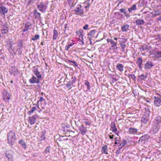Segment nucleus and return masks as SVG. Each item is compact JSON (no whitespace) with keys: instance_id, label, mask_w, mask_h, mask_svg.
<instances>
[{"instance_id":"f257e3e1","label":"nucleus","mask_w":161,"mask_h":161,"mask_svg":"<svg viewBox=\"0 0 161 161\" xmlns=\"http://www.w3.org/2000/svg\"><path fill=\"white\" fill-rule=\"evenodd\" d=\"M8 143L10 146H12L16 140L15 134L12 131H10L7 134Z\"/></svg>"},{"instance_id":"f03ea898","label":"nucleus","mask_w":161,"mask_h":161,"mask_svg":"<svg viewBox=\"0 0 161 161\" xmlns=\"http://www.w3.org/2000/svg\"><path fill=\"white\" fill-rule=\"evenodd\" d=\"M150 111L149 109L147 108L146 109V112L144 113V114L142 116V118L141 121L144 124L146 123L149 120V117Z\"/></svg>"},{"instance_id":"7ed1b4c3","label":"nucleus","mask_w":161,"mask_h":161,"mask_svg":"<svg viewBox=\"0 0 161 161\" xmlns=\"http://www.w3.org/2000/svg\"><path fill=\"white\" fill-rule=\"evenodd\" d=\"M47 7V4L42 2L37 5V8L42 13H45L46 11V9Z\"/></svg>"},{"instance_id":"20e7f679","label":"nucleus","mask_w":161,"mask_h":161,"mask_svg":"<svg viewBox=\"0 0 161 161\" xmlns=\"http://www.w3.org/2000/svg\"><path fill=\"white\" fill-rule=\"evenodd\" d=\"M9 26V25L7 23L4 24L3 29L1 30L2 34L4 35L8 32Z\"/></svg>"},{"instance_id":"39448f33","label":"nucleus","mask_w":161,"mask_h":161,"mask_svg":"<svg viewBox=\"0 0 161 161\" xmlns=\"http://www.w3.org/2000/svg\"><path fill=\"white\" fill-rule=\"evenodd\" d=\"M38 116L36 114L33 115L32 116L29 117L28 122L31 125L35 124L36 122V119L38 118Z\"/></svg>"},{"instance_id":"423d86ee","label":"nucleus","mask_w":161,"mask_h":161,"mask_svg":"<svg viewBox=\"0 0 161 161\" xmlns=\"http://www.w3.org/2000/svg\"><path fill=\"white\" fill-rule=\"evenodd\" d=\"M150 136L148 135H144L140 137L139 140V142H141V144L144 143L148 140Z\"/></svg>"},{"instance_id":"0eeeda50","label":"nucleus","mask_w":161,"mask_h":161,"mask_svg":"<svg viewBox=\"0 0 161 161\" xmlns=\"http://www.w3.org/2000/svg\"><path fill=\"white\" fill-rule=\"evenodd\" d=\"M5 155L9 161H13L14 155V153L13 152L10 151L6 153Z\"/></svg>"},{"instance_id":"6e6552de","label":"nucleus","mask_w":161,"mask_h":161,"mask_svg":"<svg viewBox=\"0 0 161 161\" xmlns=\"http://www.w3.org/2000/svg\"><path fill=\"white\" fill-rule=\"evenodd\" d=\"M154 103L156 106H159L161 105V98L158 97H154Z\"/></svg>"},{"instance_id":"1a4fd4ad","label":"nucleus","mask_w":161,"mask_h":161,"mask_svg":"<svg viewBox=\"0 0 161 161\" xmlns=\"http://www.w3.org/2000/svg\"><path fill=\"white\" fill-rule=\"evenodd\" d=\"M154 66L153 62L151 61H149L147 62L144 65V68L146 69H151L152 67Z\"/></svg>"},{"instance_id":"9d476101","label":"nucleus","mask_w":161,"mask_h":161,"mask_svg":"<svg viewBox=\"0 0 161 161\" xmlns=\"http://www.w3.org/2000/svg\"><path fill=\"white\" fill-rule=\"evenodd\" d=\"M0 11L2 12L3 14L5 15L7 13L8 11V9L7 8L1 6L0 7Z\"/></svg>"},{"instance_id":"9b49d317","label":"nucleus","mask_w":161,"mask_h":161,"mask_svg":"<svg viewBox=\"0 0 161 161\" xmlns=\"http://www.w3.org/2000/svg\"><path fill=\"white\" fill-rule=\"evenodd\" d=\"M40 81H22L25 84H26V86H32L33 84L36 83H38Z\"/></svg>"},{"instance_id":"f8f14e48","label":"nucleus","mask_w":161,"mask_h":161,"mask_svg":"<svg viewBox=\"0 0 161 161\" xmlns=\"http://www.w3.org/2000/svg\"><path fill=\"white\" fill-rule=\"evenodd\" d=\"M3 99H4L5 98L7 99L8 100H9L10 98V95L8 92H5L3 93Z\"/></svg>"},{"instance_id":"ddd939ff","label":"nucleus","mask_w":161,"mask_h":161,"mask_svg":"<svg viewBox=\"0 0 161 161\" xmlns=\"http://www.w3.org/2000/svg\"><path fill=\"white\" fill-rule=\"evenodd\" d=\"M129 28V25L127 24L121 27V31L122 32H126L128 30Z\"/></svg>"},{"instance_id":"4468645a","label":"nucleus","mask_w":161,"mask_h":161,"mask_svg":"<svg viewBox=\"0 0 161 161\" xmlns=\"http://www.w3.org/2000/svg\"><path fill=\"white\" fill-rule=\"evenodd\" d=\"M122 13H123L125 16L127 18H129L130 16L129 14L127 13V11L126 10L125 8H121L119 10Z\"/></svg>"},{"instance_id":"2eb2a0df","label":"nucleus","mask_w":161,"mask_h":161,"mask_svg":"<svg viewBox=\"0 0 161 161\" xmlns=\"http://www.w3.org/2000/svg\"><path fill=\"white\" fill-rule=\"evenodd\" d=\"M116 68L121 72H122L124 70L123 65L121 64H118L116 66Z\"/></svg>"},{"instance_id":"dca6fc26","label":"nucleus","mask_w":161,"mask_h":161,"mask_svg":"<svg viewBox=\"0 0 161 161\" xmlns=\"http://www.w3.org/2000/svg\"><path fill=\"white\" fill-rule=\"evenodd\" d=\"M108 150L107 146L105 145L102 147L101 151L102 153L108 154Z\"/></svg>"},{"instance_id":"f3484780","label":"nucleus","mask_w":161,"mask_h":161,"mask_svg":"<svg viewBox=\"0 0 161 161\" xmlns=\"http://www.w3.org/2000/svg\"><path fill=\"white\" fill-rule=\"evenodd\" d=\"M135 23L136 25H142L145 23V22L143 20L137 19L136 20Z\"/></svg>"},{"instance_id":"a211bd4d","label":"nucleus","mask_w":161,"mask_h":161,"mask_svg":"<svg viewBox=\"0 0 161 161\" xmlns=\"http://www.w3.org/2000/svg\"><path fill=\"white\" fill-rule=\"evenodd\" d=\"M19 143L21 146L23 147L25 149H26L27 147L26 144L22 139L19 140Z\"/></svg>"},{"instance_id":"6ab92c4d","label":"nucleus","mask_w":161,"mask_h":161,"mask_svg":"<svg viewBox=\"0 0 161 161\" xmlns=\"http://www.w3.org/2000/svg\"><path fill=\"white\" fill-rule=\"evenodd\" d=\"M79 130L83 135L85 134L86 132V130L85 129L83 125H81L79 127Z\"/></svg>"},{"instance_id":"aec40b11","label":"nucleus","mask_w":161,"mask_h":161,"mask_svg":"<svg viewBox=\"0 0 161 161\" xmlns=\"http://www.w3.org/2000/svg\"><path fill=\"white\" fill-rule=\"evenodd\" d=\"M137 9L136 6L135 4H134L132 6L128 8V11L129 13H131L132 10H136Z\"/></svg>"},{"instance_id":"412c9836","label":"nucleus","mask_w":161,"mask_h":161,"mask_svg":"<svg viewBox=\"0 0 161 161\" xmlns=\"http://www.w3.org/2000/svg\"><path fill=\"white\" fill-rule=\"evenodd\" d=\"M111 127L112 129V131L113 132H115L117 131V129L114 123L112 122L111 123Z\"/></svg>"},{"instance_id":"4be33fe9","label":"nucleus","mask_w":161,"mask_h":161,"mask_svg":"<svg viewBox=\"0 0 161 161\" xmlns=\"http://www.w3.org/2000/svg\"><path fill=\"white\" fill-rule=\"evenodd\" d=\"M154 54L156 58H161V51H158L154 53Z\"/></svg>"},{"instance_id":"5701e85b","label":"nucleus","mask_w":161,"mask_h":161,"mask_svg":"<svg viewBox=\"0 0 161 161\" xmlns=\"http://www.w3.org/2000/svg\"><path fill=\"white\" fill-rule=\"evenodd\" d=\"M137 130L136 128H133L130 127L129 128V131L130 132V133L134 134L136 133L137 131Z\"/></svg>"},{"instance_id":"b1692460","label":"nucleus","mask_w":161,"mask_h":161,"mask_svg":"<svg viewBox=\"0 0 161 161\" xmlns=\"http://www.w3.org/2000/svg\"><path fill=\"white\" fill-rule=\"evenodd\" d=\"M96 32V31L95 30H92L89 33V35L90 36V38L93 37L94 36V35Z\"/></svg>"},{"instance_id":"393cba45","label":"nucleus","mask_w":161,"mask_h":161,"mask_svg":"<svg viewBox=\"0 0 161 161\" xmlns=\"http://www.w3.org/2000/svg\"><path fill=\"white\" fill-rule=\"evenodd\" d=\"M37 110L36 107H33L28 112V114L29 115H31L33 112Z\"/></svg>"},{"instance_id":"a878e982","label":"nucleus","mask_w":161,"mask_h":161,"mask_svg":"<svg viewBox=\"0 0 161 161\" xmlns=\"http://www.w3.org/2000/svg\"><path fill=\"white\" fill-rule=\"evenodd\" d=\"M34 72L35 75L38 78H42V75L41 73L39 72L37 69Z\"/></svg>"},{"instance_id":"bb28decb","label":"nucleus","mask_w":161,"mask_h":161,"mask_svg":"<svg viewBox=\"0 0 161 161\" xmlns=\"http://www.w3.org/2000/svg\"><path fill=\"white\" fill-rule=\"evenodd\" d=\"M58 36V32L56 30H55V29H54L53 30V40H56L57 39Z\"/></svg>"},{"instance_id":"cd10ccee","label":"nucleus","mask_w":161,"mask_h":161,"mask_svg":"<svg viewBox=\"0 0 161 161\" xmlns=\"http://www.w3.org/2000/svg\"><path fill=\"white\" fill-rule=\"evenodd\" d=\"M127 141L123 139L121 143L119 144V146H120V148H122L123 146H124L125 145L127 144Z\"/></svg>"},{"instance_id":"c85d7f7f","label":"nucleus","mask_w":161,"mask_h":161,"mask_svg":"<svg viewBox=\"0 0 161 161\" xmlns=\"http://www.w3.org/2000/svg\"><path fill=\"white\" fill-rule=\"evenodd\" d=\"M107 41L108 42H110L112 44V47H114L116 46V43L114 41H113L111 39H108Z\"/></svg>"},{"instance_id":"c756f323","label":"nucleus","mask_w":161,"mask_h":161,"mask_svg":"<svg viewBox=\"0 0 161 161\" xmlns=\"http://www.w3.org/2000/svg\"><path fill=\"white\" fill-rule=\"evenodd\" d=\"M17 46L19 47V48H22L23 47V41L21 40H18V42L17 43Z\"/></svg>"},{"instance_id":"7c9ffc66","label":"nucleus","mask_w":161,"mask_h":161,"mask_svg":"<svg viewBox=\"0 0 161 161\" xmlns=\"http://www.w3.org/2000/svg\"><path fill=\"white\" fill-rule=\"evenodd\" d=\"M68 63H71L73 64V65L74 67L78 66V64L74 60H68Z\"/></svg>"},{"instance_id":"2f4dec72","label":"nucleus","mask_w":161,"mask_h":161,"mask_svg":"<svg viewBox=\"0 0 161 161\" xmlns=\"http://www.w3.org/2000/svg\"><path fill=\"white\" fill-rule=\"evenodd\" d=\"M31 26V24L29 22H26L25 24V27L26 28V30H28L30 27Z\"/></svg>"},{"instance_id":"473e14b6","label":"nucleus","mask_w":161,"mask_h":161,"mask_svg":"<svg viewBox=\"0 0 161 161\" xmlns=\"http://www.w3.org/2000/svg\"><path fill=\"white\" fill-rule=\"evenodd\" d=\"M156 121L159 124L161 123V117L160 116H158L155 118Z\"/></svg>"},{"instance_id":"72a5a7b5","label":"nucleus","mask_w":161,"mask_h":161,"mask_svg":"<svg viewBox=\"0 0 161 161\" xmlns=\"http://www.w3.org/2000/svg\"><path fill=\"white\" fill-rule=\"evenodd\" d=\"M128 77L130 80H135L136 79V77L134 75H128Z\"/></svg>"},{"instance_id":"f704fd0d","label":"nucleus","mask_w":161,"mask_h":161,"mask_svg":"<svg viewBox=\"0 0 161 161\" xmlns=\"http://www.w3.org/2000/svg\"><path fill=\"white\" fill-rule=\"evenodd\" d=\"M74 44V43H71L70 44L67 45L65 47V50H68L70 47L73 46Z\"/></svg>"},{"instance_id":"c9c22d12","label":"nucleus","mask_w":161,"mask_h":161,"mask_svg":"<svg viewBox=\"0 0 161 161\" xmlns=\"http://www.w3.org/2000/svg\"><path fill=\"white\" fill-rule=\"evenodd\" d=\"M142 61L143 60H142V58H139L136 61V64L137 65H142Z\"/></svg>"},{"instance_id":"e433bc0d","label":"nucleus","mask_w":161,"mask_h":161,"mask_svg":"<svg viewBox=\"0 0 161 161\" xmlns=\"http://www.w3.org/2000/svg\"><path fill=\"white\" fill-rule=\"evenodd\" d=\"M40 36L38 35H36L34 37L31 38V40L34 41H36L39 39Z\"/></svg>"},{"instance_id":"4c0bfd02","label":"nucleus","mask_w":161,"mask_h":161,"mask_svg":"<svg viewBox=\"0 0 161 161\" xmlns=\"http://www.w3.org/2000/svg\"><path fill=\"white\" fill-rule=\"evenodd\" d=\"M141 48L142 49V50L143 51H144L145 50H149V48L147 46L142 45L141 46Z\"/></svg>"},{"instance_id":"58836bf2","label":"nucleus","mask_w":161,"mask_h":161,"mask_svg":"<svg viewBox=\"0 0 161 161\" xmlns=\"http://www.w3.org/2000/svg\"><path fill=\"white\" fill-rule=\"evenodd\" d=\"M59 139H60V141L67 140L68 139V138H66V136H61V137H60Z\"/></svg>"},{"instance_id":"ea45409f","label":"nucleus","mask_w":161,"mask_h":161,"mask_svg":"<svg viewBox=\"0 0 161 161\" xmlns=\"http://www.w3.org/2000/svg\"><path fill=\"white\" fill-rule=\"evenodd\" d=\"M83 10L79 8V10L78 11V13H76V14L78 15H81L83 14Z\"/></svg>"},{"instance_id":"a19ab883","label":"nucleus","mask_w":161,"mask_h":161,"mask_svg":"<svg viewBox=\"0 0 161 161\" xmlns=\"http://www.w3.org/2000/svg\"><path fill=\"white\" fill-rule=\"evenodd\" d=\"M9 44H10V46L9 47L8 49V50L9 51L10 53L11 54L12 53L11 51V49H12L13 48V43L12 42H9Z\"/></svg>"},{"instance_id":"79ce46f5","label":"nucleus","mask_w":161,"mask_h":161,"mask_svg":"<svg viewBox=\"0 0 161 161\" xmlns=\"http://www.w3.org/2000/svg\"><path fill=\"white\" fill-rule=\"evenodd\" d=\"M139 77H140L141 80H144L146 78H147V75H142L139 76Z\"/></svg>"},{"instance_id":"37998d69","label":"nucleus","mask_w":161,"mask_h":161,"mask_svg":"<svg viewBox=\"0 0 161 161\" xmlns=\"http://www.w3.org/2000/svg\"><path fill=\"white\" fill-rule=\"evenodd\" d=\"M21 48H18L16 50V52H18V54L19 55L22 53V51L21 50Z\"/></svg>"},{"instance_id":"c03bdc74","label":"nucleus","mask_w":161,"mask_h":161,"mask_svg":"<svg viewBox=\"0 0 161 161\" xmlns=\"http://www.w3.org/2000/svg\"><path fill=\"white\" fill-rule=\"evenodd\" d=\"M72 82H71V81H69L68 84H66V86L68 88H71V86H72Z\"/></svg>"},{"instance_id":"a18cd8bd","label":"nucleus","mask_w":161,"mask_h":161,"mask_svg":"<svg viewBox=\"0 0 161 161\" xmlns=\"http://www.w3.org/2000/svg\"><path fill=\"white\" fill-rule=\"evenodd\" d=\"M35 1V0H28L27 3V5H29L33 4L34 3Z\"/></svg>"},{"instance_id":"49530a36","label":"nucleus","mask_w":161,"mask_h":161,"mask_svg":"<svg viewBox=\"0 0 161 161\" xmlns=\"http://www.w3.org/2000/svg\"><path fill=\"white\" fill-rule=\"evenodd\" d=\"M40 15L41 14L39 12L36 13V14L34 15L36 19L37 18H40Z\"/></svg>"},{"instance_id":"de8ad7c7","label":"nucleus","mask_w":161,"mask_h":161,"mask_svg":"<svg viewBox=\"0 0 161 161\" xmlns=\"http://www.w3.org/2000/svg\"><path fill=\"white\" fill-rule=\"evenodd\" d=\"M50 147H47L45 150V153H49V151L50 150Z\"/></svg>"},{"instance_id":"09e8293b","label":"nucleus","mask_w":161,"mask_h":161,"mask_svg":"<svg viewBox=\"0 0 161 161\" xmlns=\"http://www.w3.org/2000/svg\"><path fill=\"white\" fill-rule=\"evenodd\" d=\"M85 84L87 86V89L89 90L90 89V85L89 81H86V83H85Z\"/></svg>"},{"instance_id":"8fccbe9b","label":"nucleus","mask_w":161,"mask_h":161,"mask_svg":"<svg viewBox=\"0 0 161 161\" xmlns=\"http://www.w3.org/2000/svg\"><path fill=\"white\" fill-rule=\"evenodd\" d=\"M115 144H119L120 143V140H117V139L116 138H115Z\"/></svg>"},{"instance_id":"3c124183","label":"nucleus","mask_w":161,"mask_h":161,"mask_svg":"<svg viewBox=\"0 0 161 161\" xmlns=\"http://www.w3.org/2000/svg\"><path fill=\"white\" fill-rule=\"evenodd\" d=\"M88 26L89 25L88 24H86L85 26L83 27V29L84 30H87L88 29Z\"/></svg>"},{"instance_id":"603ef678","label":"nucleus","mask_w":161,"mask_h":161,"mask_svg":"<svg viewBox=\"0 0 161 161\" xmlns=\"http://www.w3.org/2000/svg\"><path fill=\"white\" fill-rule=\"evenodd\" d=\"M120 46L122 50L124 51L125 48V44H121Z\"/></svg>"},{"instance_id":"864d4df0","label":"nucleus","mask_w":161,"mask_h":161,"mask_svg":"<svg viewBox=\"0 0 161 161\" xmlns=\"http://www.w3.org/2000/svg\"><path fill=\"white\" fill-rule=\"evenodd\" d=\"M121 148H120V147H119V148L116 151V154H118L119 153L120 151V149Z\"/></svg>"},{"instance_id":"5fc2aeb1","label":"nucleus","mask_w":161,"mask_h":161,"mask_svg":"<svg viewBox=\"0 0 161 161\" xmlns=\"http://www.w3.org/2000/svg\"><path fill=\"white\" fill-rule=\"evenodd\" d=\"M158 130V128H155L153 129V131L154 133H156Z\"/></svg>"},{"instance_id":"6e6d98bb","label":"nucleus","mask_w":161,"mask_h":161,"mask_svg":"<svg viewBox=\"0 0 161 161\" xmlns=\"http://www.w3.org/2000/svg\"><path fill=\"white\" fill-rule=\"evenodd\" d=\"M37 78L35 77L34 76H33L31 78L30 80H35V79H36Z\"/></svg>"},{"instance_id":"4d7b16f0","label":"nucleus","mask_w":161,"mask_h":161,"mask_svg":"<svg viewBox=\"0 0 161 161\" xmlns=\"http://www.w3.org/2000/svg\"><path fill=\"white\" fill-rule=\"evenodd\" d=\"M44 101V99H43V98L42 97H41L40 98H39V101L40 102H43V101Z\"/></svg>"},{"instance_id":"13d9d810","label":"nucleus","mask_w":161,"mask_h":161,"mask_svg":"<svg viewBox=\"0 0 161 161\" xmlns=\"http://www.w3.org/2000/svg\"><path fill=\"white\" fill-rule=\"evenodd\" d=\"M83 34L81 32H80V34L79 35V37L81 38H83Z\"/></svg>"},{"instance_id":"bf43d9fd","label":"nucleus","mask_w":161,"mask_h":161,"mask_svg":"<svg viewBox=\"0 0 161 161\" xmlns=\"http://www.w3.org/2000/svg\"><path fill=\"white\" fill-rule=\"evenodd\" d=\"M160 13H159V12L158 11H156L155 12V15H159Z\"/></svg>"},{"instance_id":"052dcab7","label":"nucleus","mask_w":161,"mask_h":161,"mask_svg":"<svg viewBox=\"0 0 161 161\" xmlns=\"http://www.w3.org/2000/svg\"><path fill=\"white\" fill-rule=\"evenodd\" d=\"M79 8L77 7L74 10L75 12V14L77 13H78V11L79 10Z\"/></svg>"},{"instance_id":"680f3d73","label":"nucleus","mask_w":161,"mask_h":161,"mask_svg":"<svg viewBox=\"0 0 161 161\" xmlns=\"http://www.w3.org/2000/svg\"><path fill=\"white\" fill-rule=\"evenodd\" d=\"M157 142L158 143V142H161V136L159 138L158 140L157 141Z\"/></svg>"},{"instance_id":"e2e57ef3","label":"nucleus","mask_w":161,"mask_h":161,"mask_svg":"<svg viewBox=\"0 0 161 161\" xmlns=\"http://www.w3.org/2000/svg\"><path fill=\"white\" fill-rule=\"evenodd\" d=\"M38 12H37V10L36 9H35L33 11V14L34 15L35 14H36V13H37Z\"/></svg>"},{"instance_id":"0e129e2a","label":"nucleus","mask_w":161,"mask_h":161,"mask_svg":"<svg viewBox=\"0 0 161 161\" xmlns=\"http://www.w3.org/2000/svg\"><path fill=\"white\" fill-rule=\"evenodd\" d=\"M80 44L81 45H83L84 44V42L83 41H80Z\"/></svg>"},{"instance_id":"69168bd1","label":"nucleus","mask_w":161,"mask_h":161,"mask_svg":"<svg viewBox=\"0 0 161 161\" xmlns=\"http://www.w3.org/2000/svg\"><path fill=\"white\" fill-rule=\"evenodd\" d=\"M114 135H109V138L110 139H112L113 138V137H114Z\"/></svg>"},{"instance_id":"338daca9","label":"nucleus","mask_w":161,"mask_h":161,"mask_svg":"<svg viewBox=\"0 0 161 161\" xmlns=\"http://www.w3.org/2000/svg\"><path fill=\"white\" fill-rule=\"evenodd\" d=\"M118 1L119 2L118 4V5H119L123 2V0H118Z\"/></svg>"},{"instance_id":"774afa93","label":"nucleus","mask_w":161,"mask_h":161,"mask_svg":"<svg viewBox=\"0 0 161 161\" xmlns=\"http://www.w3.org/2000/svg\"><path fill=\"white\" fill-rule=\"evenodd\" d=\"M158 20L161 22V15L159 17Z\"/></svg>"}]
</instances>
